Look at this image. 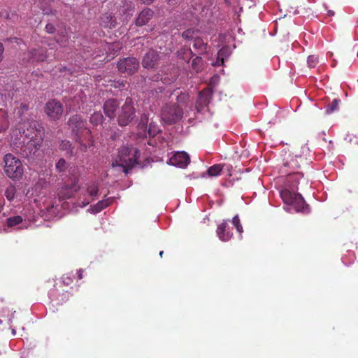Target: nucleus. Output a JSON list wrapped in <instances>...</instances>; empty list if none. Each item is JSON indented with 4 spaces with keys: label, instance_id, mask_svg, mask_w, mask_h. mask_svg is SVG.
<instances>
[{
    "label": "nucleus",
    "instance_id": "f257e3e1",
    "mask_svg": "<svg viewBox=\"0 0 358 358\" xmlns=\"http://www.w3.org/2000/svg\"><path fill=\"white\" fill-rule=\"evenodd\" d=\"M289 159H285L284 166L285 167L289 168L292 171L298 169L300 166V163L303 160L301 156L297 155L292 157L289 155ZM301 179H303L302 173L299 171L288 173L285 187L280 192V196L284 203L287 205V206L284 207V209L289 213H292V210L295 212H309L308 206L306 205L303 198L300 194L296 192L298 189V184Z\"/></svg>",
    "mask_w": 358,
    "mask_h": 358
},
{
    "label": "nucleus",
    "instance_id": "f03ea898",
    "mask_svg": "<svg viewBox=\"0 0 358 358\" xmlns=\"http://www.w3.org/2000/svg\"><path fill=\"white\" fill-rule=\"evenodd\" d=\"M140 152L129 146H122L118 150L117 155L112 162V168H117L120 171L127 173L128 169L132 168L140 157Z\"/></svg>",
    "mask_w": 358,
    "mask_h": 358
},
{
    "label": "nucleus",
    "instance_id": "7ed1b4c3",
    "mask_svg": "<svg viewBox=\"0 0 358 358\" xmlns=\"http://www.w3.org/2000/svg\"><path fill=\"white\" fill-rule=\"evenodd\" d=\"M23 134L29 139L27 146L30 149L29 152L35 153L43 142L44 131L42 125L38 122L32 121L28 124Z\"/></svg>",
    "mask_w": 358,
    "mask_h": 358
},
{
    "label": "nucleus",
    "instance_id": "20e7f679",
    "mask_svg": "<svg viewBox=\"0 0 358 358\" xmlns=\"http://www.w3.org/2000/svg\"><path fill=\"white\" fill-rule=\"evenodd\" d=\"M86 124V122L78 115L71 117L68 121L69 127L75 136L76 142L80 143L82 150H86L87 148V145L83 143L82 138L85 135H88L89 138H91V132Z\"/></svg>",
    "mask_w": 358,
    "mask_h": 358
},
{
    "label": "nucleus",
    "instance_id": "39448f33",
    "mask_svg": "<svg viewBox=\"0 0 358 358\" xmlns=\"http://www.w3.org/2000/svg\"><path fill=\"white\" fill-rule=\"evenodd\" d=\"M3 160L6 174L14 180L21 178L23 174V167L20 160L12 154L6 155Z\"/></svg>",
    "mask_w": 358,
    "mask_h": 358
},
{
    "label": "nucleus",
    "instance_id": "423d86ee",
    "mask_svg": "<svg viewBox=\"0 0 358 358\" xmlns=\"http://www.w3.org/2000/svg\"><path fill=\"white\" fill-rule=\"evenodd\" d=\"M136 110L132 100L127 98L124 103L119 110L117 122L120 126H127L131 122L135 117Z\"/></svg>",
    "mask_w": 358,
    "mask_h": 358
},
{
    "label": "nucleus",
    "instance_id": "0eeeda50",
    "mask_svg": "<svg viewBox=\"0 0 358 358\" xmlns=\"http://www.w3.org/2000/svg\"><path fill=\"white\" fill-rule=\"evenodd\" d=\"M182 115V108L174 104L166 105L162 110L161 117L162 120L166 124H173L178 121Z\"/></svg>",
    "mask_w": 358,
    "mask_h": 358
},
{
    "label": "nucleus",
    "instance_id": "6e6552de",
    "mask_svg": "<svg viewBox=\"0 0 358 358\" xmlns=\"http://www.w3.org/2000/svg\"><path fill=\"white\" fill-rule=\"evenodd\" d=\"M98 185L95 182L90 183L87 185L85 192H82V195H80L78 201V204L82 208L86 206L95 199L98 194Z\"/></svg>",
    "mask_w": 358,
    "mask_h": 358
},
{
    "label": "nucleus",
    "instance_id": "1a4fd4ad",
    "mask_svg": "<svg viewBox=\"0 0 358 358\" xmlns=\"http://www.w3.org/2000/svg\"><path fill=\"white\" fill-rule=\"evenodd\" d=\"M63 111L64 109L62 104L55 99L49 101L45 107V112L46 115L53 120H59L61 117Z\"/></svg>",
    "mask_w": 358,
    "mask_h": 358
},
{
    "label": "nucleus",
    "instance_id": "9d476101",
    "mask_svg": "<svg viewBox=\"0 0 358 358\" xmlns=\"http://www.w3.org/2000/svg\"><path fill=\"white\" fill-rule=\"evenodd\" d=\"M139 67L138 61L134 57H128L120 59L117 68L121 73L133 74Z\"/></svg>",
    "mask_w": 358,
    "mask_h": 358
},
{
    "label": "nucleus",
    "instance_id": "9b49d317",
    "mask_svg": "<svg viewBox=\"0 0 358 358\" xmlns=\"http://www.w3.org/2000/svg\"><path fill=\"white\" fill-rule=\"evenodd\" d=\"M212 96V90L206 88L201 91L196 102L195 108L198 113H203L208 110V105Z\"/></svg>",
    "mask_w": 358,
    "mask_h": 358
},
{
    "label": "nucleus",
    "instance_id": "f8f14e48",
    "mask_svg": "<svg viewBox=\"0 0 358 358\" xmlns=\"http://www.w3.org/2000/svg\"><path fill=\"white\" fill-rule=\"evenodd\" d=\"M189 157L185 152H176L170 157L169 164L179 168H185L189 163Z\"/></svg>",
    "mask_w": 358,
    "mask_h": 358
},
{
    "label": "nucleus",
    "instance_id": "ddd939ff",
    "mask_svg": "<svg viewBox=\"0 0 358 358\" xmlns=\"http://www.w3.org/2000/svg\"><path fill=\"white\" fill-rule=\"evenodd\" d=\"M160 59L161 56L159 54L153 50H150L143 57L142 65L146 69H154L158 64Z\"/></svg>",
    "mask_w": 358,
    "mask_h": 358
},
{
    "label": "nucleus",
    "instance_id": "4468645a",
    "mask_svg": "<svg viewBox=\"0 0 358 358\" xmlns=\"http://www.w3.org/2000/svg\"><path fill=\"white\" fill-rule=\"evenodd\" d=\"M216 234L218 238L224 242L229 241L233 236L229 225L226 221H224L217 226Z\"/></svg>",
    "mask_w": 358,
    "mask_h": 358
},
{
    "label": "nucleus",
    "instance_id": "2eb2a0df",
    "mask_svg": "<svg viewBox=\"0 0 358 358\" xmlns=\"http://www.w3.org/2000/svg\"><path fill=\"white\" fill-rule=\"evenodd\" d=\"M118 108L119 103L117 100L113 99L106 101L103 106L105 115L110 119H113L116 116V112Z\"/></svg>",
    "mask_w": 358,
    "mask_h": 358
},
{
    "label": "nucleus",
    "instance_id": "dca6fc26",
    "mask_svg": "<svg viewBox=\"0 0 358 358\" xmlns=\"http://www.w3.org/2000/svg\"><path fill=\"white\" fill-rule=\"evenodd\" d=\"M153 16V11L150 8H145L138 15L136 19V24L138 26H143L148 23Z\"/></svg>",
    "mask_w": 358,
    "mask_h": 358
},
{
    "label": "nucleus",
    "instance_id": "f3484780",
    "mask_svg": "<svg viewBox=\"0 0 358 358\" xmlns=\"http://www.w3.org/2000/svg\"><path fill=\"white\" fill-rule=\"evenodd\" d=\"M113 199L110 198L99 201L95 205L91 206L87 211L93 214H96L108 206L111 203Z\"/></svg>",
    "mask_w": 358,
    "mask_h": 358
},
{
    "label": "nucleus",
    "instance_id": "a211bd4d",
    "mask_svg": "<svg viewBox=\"0 0 358 358\" xmlns=\"http://www.w3.org/2000/svg\"><path fill=\"white\" fill-rule=\"evenodd\" d=\"M149 117L148 114H143L141 116L140 120L138 123V129L139 130L138 135L142 137H147V128Z\"/></svg>",
    "mask_w": 358,
    "mask_h": 358
},
{
    "label": "nucleus",
    "instance_id": "6ab92c4d",
    "mask_svg": "<svg viewBox=\"0 0 358 358\" xmlns=\"http://www.w3.org/2000/svg\"><path fill=\"white\" fill-rule=\"evenodd\" d=\"M23 218L20 215L10 217L6 220L7 226L8 227H15L19 226L17 229L26 228L27 225L23 222Z\"/></svg>",
    "mask_w": 358,
    "mask_h": 358
},
{
    "label": "nucleus",
    "instance_id": "aec40b11",
    "mask_svg": "<svg viewBox=\"0 0 358 358\" xmlns=\"http://www.w3.org/2000/svg\"><path fill=\"white\" fill-rule=\"evenodd\" d=\"M193 48L198 50L199 54H202L206 51L207 43H204L201 38H196L194 40Z\"/></svg>",
    "mask_w": 358,
    "mask_h": 358
},
{
    "label": "nucleus",
    "instance_id": "412c9836",
    "mask_svg": "<svg viewBox=\"0 0 358 358\" xmlns=\"http://www.w3.org/2000/svg\"><path fill=\"white\" fill-rule=\"evenodd\" d=\"M31 54L33 59L37 62H43L47 58L45 50L43 48L35 49Z\"/></svg>",
    "mask_w": 358,
    "mask_h": 358
},
{
    "label": "nucleus",
    "instance_id": "4be33fe9",
    "mask_svg": "<svg viewBox=\"0 0 358 358\" xmlns=\"http://www.w3.org/2000/svg\"><path fill=\"white\" fill-rule=\"evenodd\" d=\"M228 56V49L227 48H222L217 52L216 62L213 64L215 66H220L224 63V57Z\"/></svg>",
    "mask_w": 358,
    "mask_h": 358
},
{
    "label": "nucleus",
    "instance_id": "5701e85b",
    "mask_svg": "<svg viewBox=\"0 0 358 358\" xmlns=\"http://www.w3.org/2000/svg\"><path fill=\"white\" fill-rule=\"evenodd\" d=\"M192 68L196 72H199L203 66V62L201 57H196L192 62Z\"/></svg>",
    "mask_w": 358,
    "mask_h": 358
},
{
    "label": "nucleus",
    "instance_id": "b1692460",
    "mask_svg": "<svg viewBox=\"0 0 358 358\" xmlns=\"http://www.w3.org/2000/svg\"><path fill=\"white\" fill-rule=\"evenodd\" d=\"M103 116L100 112L94 113L90 117V122L95 126L101 124L103 122Z\"/></svg>",
    "mask_w": 358,
    "mask_h": 358
},
{
    "label": "nucleus",
    "instance_id": "393cba45",
    "mask_svg": "<svg viewBox=\"0 0 358 358\" xmlns=\"http://www.w3.org/2000/svg\"><path fill=\"white\" fill-rule=\"evenodd\" d=\"M16 194L15 187L10 185L5 190L4 195L8 201H11L14 199Z\"/></svg>",
    "mask_w": 358,
    "mask_h": 358
},
{
    "label": "nucleus",
    "instance_id": "a878e982",
    "mask_svg": "<svg viewBox=\"0 0 358 358\" xmlns=\"http://www.w3.org/2000/svg\"><path fill=\"white\" fill-rule=\"evenodd\" d=\"M159 131H160V129L157 124H155L152 122H150L148 129H147V135L148 134L149 136L154 137Z\"/></svg>",
    "mask_w": 358,
    "mask_h": 358
},
{
    "label": "nucleus",
    "instance_id": "bb28decb",
    "mask_svg": "<svg viewBox=\"0 0 358 358\" xmlns=\"http://www.w3.org/2000/svg\"><path fill=\"white\" fill-rule=\"evenodd\" d=\"M59 148L61 150L66 151V153L69 155L73 154V147L69 141H62L59 145Z\"/></svg>",
    "mask_w": 358,
    "mask_h": 358
},
{
    "label": "nucleus",
    "instance_id": "cd10ccee",
    "mask_svg": "<svg viewBox=\"0 0 358 358\" xmlns=\"http://www.w3.org/2000/svg\"><path fill=\"white\" fill-rule=\"evenodd\" d=\"M222 170V166L220 164H215L212 166L208 169V174L210 176H217Z\"/></svg>",
    "mask_w": 358,
    "mask_h": 358
},
{
    "label": "nucleus",
    "instance_id": "c85d7f7f",
    "mask_svg": "<svg viewBox=\"0 0 358 358\" xmlns=\"http://www.w3.org/2000/svg\"><path fill=\"white\" fill-rule=\"evenodd\" d=\"M60 199H65L70 198L72 196L71 189L65 187L58 194Z\"/></svg>",
    "mask_w": 358,
    "mask_h": 358
},
{
    "label": "nucleus",
    "instance_id": "c756f323",
    "mask_svg": "<svg viewBox=\"0 0 358 358\" xmlns=\"http://www.w3.org/2000/svg\"><path fill=\"white\" fill-rule=\"evenodd\" d=\"M338 101L334 99L329 106L326 108V113L330 114L334 111L338 110Z\"/></svg>",
    "mask_w": 358,
    "mask_h": 358
},
{
    "label": "nucleus",
    "instance_id": "7c9ffc66",
    "mask_svg": "<svg viewBox=\"0 0 358 358\" xmlns=\"http://www.w3.org/2000/svg\"><path fill=\"white\" fill-rule=\"evenodd\" d=\"M231 222L238 233L241 234L243 231V227L240 222V220L238 215H236L233 217Z\"/></svg>",
    "mask_w": 358,
    "mask_h": 358
},
{
    "label": "nucleus",
    "instance_id": "2f4dec72",
    "mask_svg": "<svg viewBox=\"0 0 358 358\" xmlns=\"http://www.w3.org/2000/svg\"><path fill=\"white\" fill-rule=\"evenodd\" d=\"M318 63V58L315 55H310L307 59V64L310 68H314Z\"/></svg>",
    "mask_w": 358,
    "mask_h": 358
},
{
    "label": "nucleus",
    "instance_id": "473e14b6",
    "mask_svg": "<svg viewBox=\"0 0 358 358\" xmlns=\"http://www.w3.org/2000/svg\"><path fill=\"white\" fill-rule=\"evenodd\" d=\"M195 32L196 31L194 29H189L185 31L182 33V36L185 39L190 40L194 38V36L195 35Z\"/></svg>",
    "mask_w": 358,
    "mask_h": 358
},
{
    "label": "nucleus",
    "instance_id": "72a5a7b5",
    "mask_svg": "<svg viewBox=\"0 0 358 358\" xmlns=\"http://www.w3.org/2000/svg\"><path fill=\"white\" fill-rule=\"evenodd\" d=\"M66 167V162L64 159H60L56 164V168L59 171H64Z\"/></svg>",
    "mask_w": 358,
    "mask_h": 358
},
{
    "label": "nucleus",
    "instance_id": "f704fd0d",
    "mask_svg": "<svg viewBox=\"0 0 358 358\" xmlns=\"http://www.w3.org/2000/svg\"><path fill=\"white\" fill-rule=\"evenodd\" d=\"M188 98V95L185 93H181L178 96L177 100L178 103L185 102Z\"/></svg>",
    "mask_w": 358,
    "mask_h": 358
},
{
    "label": "nucleus",
    "instance_id": "c9c22d12",
    "mask_svg": "<svg viewBox=\"0 0 358 358\" xmlns=\"http://www.w3.org/2000/svg\"><path fill=\"white\" fill-rule=\"evenodd\" d=\"M45 29H46V31L49 34H52L55 31V27L52 24H48L46 26H45Z\"/></svg>",
    "mask_w": 358,
    "mask_h": 358
},
{
    "label": "nucleus",
    "instance_id": "e433bc0d",
    "mask_svg": "<svg viewBox=\"0 0 358 358\" xmlns=\"http://www.w3.org/2000/svg\"><path fill=\"white\" fill-rule=\"evenodd\" d=\"M62 279H63V282H64V284H66V285H69V284H71V282H72V280H71L70 278H69V277H65V276H64V277L62 278Z\"/></svg>",
    "mask_w": 358,
    "mask_h": 358
},
{
    "label": "nucleus",
    "instance_id": "4c0bfd02",
    "mask_svg": "<svg viewBox=\"0 0 358 358\" xmlns=\"http://www.w3.org/2000/svg\"><path fill=\"white\" fill-rule=\"evenodd\" d=\"M109 17H110V22H109V24L108 26L110 28H111V27H115V22L113 20V16L110 15Z\"/></svg>",
    "mask_w": 358,
    "mask_h": 358
},
{
    "label": "nucleus",
    "instance_id": "58836bf2",
    "mask_svg": "<svg viewBox=\"0 0 358 358\" xmlns=\"http://www.w3.org/2000/svg\"><path fill=\"white\" fill-rule=\"evenodd\" d=\"M3 50H4V48H3V46L2 45V43H0V62L2 60V55H3Z\"/></svg>",
    "mask_w": 358,
    "mask_h": 358
},
{
    "label": "nucleus",
    "instance_id": "ea45409f",
    "mask_svg": "<svg viewBox=\"0 0 358 358\" xmlns=\"http://www.w3.org/2000/svg\"><path fill=\"white\" fill-rule=\"evenodd\" d=\"M78 277L79 279H82L83 278V270L80 269L78 271Z\"/></svg>",
    "mask_w": 358,
    "mask_h": 358
},
{
    "label": "nucleus",
    "instance_id": "a19ab883",
    "mask_svg": "<svg viewBox=\"0 0 358 358\" xmlns=\"http://www.w3.org/2000/svg\"><path fill=\"white\" fill-rule=\"evenodd\" d=\"M21 108H22L23 110H28V106H27V105L22 104V105H21Z\"/></svg>",
    "mask_w": 358,
    "mask_h": 358
},
{
    "label": "nucleus",
    "instance_id": "79ce46f5",
    "mask_svg": "<svg viewBox=\"0 0 358 358\" xmlns=\"http://www.w3.org/2000/svg\"><path fill=\"white\" fill-rule=\"evenodd\" d=\"M3 206H4V203H3V201L0 202V213H1V212L2 211V210H3Z\"/></svg>",
    "mask_w": 358,
    "mask_h": 358
},
{
    "label": "nucleus",
    "instance_id": "37998d69",
    "mask_svg": "<svg viewBox=\"0 0 358 358\" xmlns=\"http://www.w3.org/2000/svg\"><path fill=\"white\" fill-rule=\"evenodd\" d=\"M163 254H164V252H163V251H161V252H159V256H160L161 257H162Z\"/></svg>",
    "mask_w": 358,
    "mask_h": 358
},
{
    "label": "nucleus",
    "instance_id": "c03bdc74",
    "mask_svg": "<svg viewBox=\"0 0 358 358\" xmlns=\"http://www.w3.org/2000/svg\"><path fill=\"white\" fill-rule=\"evenodd\" d=\"M76 110V108H69V112H70V111H71V110Z\"/></svg>",
    "mask_w": 358,
    "mask_h": 358
},
{
    "label": "nucleus",
    "instance_id": "a18cd8bd",
    "mask_svg": "<svg viewBox=\"0 0 358 358\" xmlns=\"http://www.w3.org/2000/svg\"><path fill=\"white\" fill-rule=\"evenodd\" d=\"M12 333H13V334H14V335H15V329H13V330H12Z\"/></svg>",
    "mask_w": 358,
    "mask_h": 358
},
{
    "label": "nucleus",
    "instance_id": "49530a36",
    "mask_svg": "<svg viewBox=\"0 0 358 358\" xmlns=\"http://www.w3.org/2000/svg\"><path fill=\"white\" fill-rule=\"evenodd\" d=\"M329 14H330L331 15H334V12H332V11H329Z\"/></svg>",
    "mask_w": 358,
    "mask_h": 358
}]
</instances>
